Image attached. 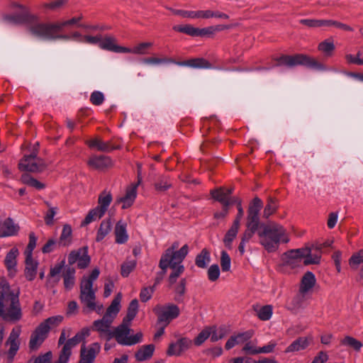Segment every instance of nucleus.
I'll return each instance as SVG.
<instances>
[{
  "label": "nucleus",
  "mask_w": 363,
  "mask_h": 363,
  "mask_svg": "<svg viewBox=\"0 0 363 363\" xmlns=\"http://www.w3.org/2000/svg\"><path fill=\"white\" fill-rule=\"evenodd\" d=\"M20 290H13L6 280L0 281V316L5 320L16 322L21 319Z\"/></svg>",
  "instance_id": "f257e3e1"
},
{
  "label": "nucleus",
  "mask_w": 363,
  "mask_h": 363,
  "mask_svg": "<svg viewBox=\"0 0 363 363\" xmlns=\"http://www.w3.org/2000/svg\"><path fill=\"white\" fill-rule=\"evenodd\" d=\"M259 244L268 252L277 251L281 242L287 243L289 238L286 228L276 222H269L258 231Z\"/></svg>",
  "instance_id": "f03ea898"
},
{
  "label": "nucleus",
  "mask_w": 363,
  "mask_h": 363,
  "mask_svg": "<svg viewBox=\"0 0 363 363\" xmlns=\"http://www.w3.org/2000/svg\"><path fill=\"white\" fill-rule=\"evenodd\" d=\"M282 259L286 267L295 269L303 265L319 264L320 254H312L311 248L304 247L286 252Z\"/></svg>",
  "instance_id": "7ed1b4c3"
},
{
  "label": "nucleus",
  "mask_w": 363,
  "mask_h": 363,
  "mask_svg": "<svg viewBox=\"0 0 363 363\" xmlns=\"http://www.w3.org/2000/svg\"><path fill=\"white\" fill-rule=\"evenodd\" d=\"M100 274L98 268L92 270L89 277H83L80 283V294L79 299L82 304H84L89 311H96L99 312L102 310L103 306H96V294L95 291L93 289V284L97 279Z\"/></svg>",
  "instance_id": "20e7f679"
},
{
  "label": "nucleus",
  "mask_w": 363,
  "mask_h": 363,
  "mask_svg": "<svg viewBox=\"0 0 363 363\" xmlns=\"http://www.w3.org/2000/svg\"><path fill=\"white\" fill-rule=\"evenodd\" d=\"M60 22L55 23H37L30 26L28 30L33 36L47 40H69L70 35L67 34H59L65 26H60L57 28L55 26H60Z\"/></svg>",
  "instance_id": "39448f33"
},
{
  "label": "nucleus",
  "mask_w": 363,
  "mask_h": 363,
  "mask_svg": "<svg viewBox=\"0 0 363 363\" xmlns=\"http://www.w3.org/2000/svg\"><path fill=\"white\" fill-rule=\"evenodd\" d=\"M276 66L285 65L293 67L297 65L306 66L308 68L325 70V66L314 57L304 54H296L294 55H282L276 59Z\"/></svg>",
  "instance_id": "423d86ee"
},
{
  "label": "nucleus",
  "mask_w": 363,
  "mask_h": 363,
  "mask_svg": "<svg viewBox=\"0 0 363 363\" xmlns=\"http://www.w3.org/2000/svg\"><path fill=\"white\" fill-rule=\"evenodd\" d=\"M62 316H52L42 322L30 335L29 348L32 351L37 350L47 338L52 326H57L62 321Z\"/></svg>",
  "instance_id": "0eeeda50"
},
{
  "label": "nucleus",
  "mask_w": 363,
  "mask_h": 363,
  "mask_svg": "<svg viewBox=\"0 0 363 363\" xmlns=\"http://www.w3.org/2000/svg\"><path fill=\"white\" fill-rule=\"evenodd\" d=\"M130 323L123 320L122 323L111 331V335L121 345H133L142 341L143 333L139 332L135 335H129Z\"/></svg>",
  "instance_id": "6e6552de"
},
{
  "label": "nucleus",
  "mask_w": 363,
  "mask_h": 363,
  "mask_svg": "<svg viewBox=\"0 0 363 363\" xmlns=\"http://www.w3.org/2000/svg\"><path fill=\"white\" fill-rule=\"evenodd\" d=\"M112 200L113 197L111 193L106 190L103 191L98 198V206L89 211L81 225H86L92 221L102 218L107 211Z\"/></svg>",
  "instance_id": "1a4fd4ad"
},
{
  "label": "nucleus",
  "mask_w": 363,
  "mask_h": 363,
  "mask_svg": "<svg viewBox=\"0 0 363 363\" xmlns=\"http://www.w3.org/2000/svg\"><path fill=\"white\" fill-rule=\"evenodd\" d=\"M48 167L45 161L38 157L36 152H30L29 155H25L19 161L18 169L21 171H25L32 173H41Z\"/></svg>",
  "instance_id": "9d476101"
},
{
  "label": "nucleus",
  "mask_w": 363,
  "mask_h": 363,
  "mask_svg": "<svg viewBox=\"0 0 363 363\" xmlns=\"http://www.w3.org/2000/svg\"><path fill=\"white\" fill-rule=\"evenodd\" d=\"M153 312L157 316V323L164 324V326H167L171 320L177 318L180 313L179 307L174 303H168L164 306L157 305Z\"/></svg>",
  "instance_id": "9b49d317"
},
{
  "label": "nucleus",
  "mask_w": 363,
  "mask_h": 363,
  "mask_svg": "<svg viewBox=\"0 0 363 363\" xmlns=\"http://www.w3.org/2000/svg\"><path fill=\"white\" fill-rule=\"evenodd\" d=\"M189 252V247L187 245H184L179 250L172 252L169 256L165 257V255H162L160 262L159 267L163 269L165 267H169L170 268H174L175 265H182L181 263L184 259Z\"/></svg>",
  "instance_id": "f8f14e48"
},
{
  "label": "nucleus",
  "mask_w": 363,
  "mask_h": 363,
  "mask_svg": "<svg viewBox=\"0 0 363 363\" xmlns=\"http://www.w3.org/2000/svg\"><path fill=\"white\" fill-rule=\"evenodd\" d=\"M262 200L257 196L252 199L247 210L246 227L258 230L259 226V211L262 208Z\"/></svg>",
  "instance_id": "ddd939ff"
},
{
  "label": "nucleus",
  "mask_w": 363,
  "mask_h": 363,
  "mask_svg": "<svg viewBox=\"0 0 363 363\" xmlns=\"http://www.w3.org/2000/svg\"><path fill=\"white\" fill-rule=\"evenodd\" d=\"M90 261L88 247L85 246L70 252L68 255V264L67 266L72 267L74 263L77 262V267L79 269H85L89 265Z\"/></svg>",
  "instance_id": "4468645a"
},
{
  "label": "nucleus",
  "mask_w": 363,
  "mask_h": 363,
  "mask_svg": "<svg viewBox=\"0 0 363 363\" xmlns=\"http://www.w3.org/2000/svg\"><path fill=\"white\" fill-rule=\"evenodd\" d=\"M244 215V211L242 207L240 205V201L238 202V212L236 218H235L232 226L227 231L224 239L223 242L228 249H231L232 247V242L236 238L239 228L240 220Z\"/></svg>",
  "instance_id": "2eb2a0df"
},
{
  "label": "nucleus",
  "mask_w": 363,
  "mask_h": 363,
  "mask_svg": "<svg viewBox=\"0 0 363 363\" xmlns=\"http://www.w3.org/2000/svg\"><path fill=\"white\" fill-rule=\"evenodd\" d=\"M99 38V46L102 50L112 51L114 52H129V48L116 45V39L113 36L106 35L103 39L101 35L94 36Z\"/></svg>",
  "instance_id": "dca6fc26"
},
{
  "label": "nucleus",
  "mask_w": 363,
  "mask_h": 363,
  "mask_svg": "<svg viewBox=\"0 0 363 363\" xmlns=\"http://www.w3.org/2000/svg\"><path fill=\"white\" fill-rule=\"evenodd\" d=\"M100 350L101 345L98 342L92 343L89 348L83 344L81 347L80 359L78 363H93Z\"/></svg>",
  "instance_id": "f3484780"
},
{
  "label": "nucleus",
  "mask_w": 363,
  "mask_h": 363,
  "mask_svg": "<svg viewBox=\"0 0 363 363\" xmlns=\"http://www.w3.org/2000/svg\"><path fill=\"white\" fill-rule=\"evenodd\" d=\"M113 320L104 315L101 319L94 320L91 327V330L99 333L100 337H105L106 340L112 338L111 330H110Z\"/></svg>",
  "instance_id": "a211bd4d"
},
{
  "label": "nucleus",
  "mask_w": 363,
  "mask_h": 363,
  "mask_svg": "<svg viewBox=\"0 0 363 363\" xmlns=\"http://www.w3.org/2000/svg\"><path fill=\"white\" fill-rule=\"evenodd\" d=\"M140 183V180L137 184H131L125 189V194L123 196L119 197L116 200V204L122 203L121 208L126 209L132 206L136 196H137V188Z\"/></svg>",
  "instance_id": "6ab92c4d"
},
{
  "label": "nucleus",
  "mask_w": 363,
  "mask_h": 363,
  "mask_svg": "<svg viewBox=\"0 0 363 363\" xmlns=\"http://www.w3.org/2000/svg\"><path fill=\"white\" fill-rule=\"evenodd\" d=\"M191 340L186 337L180 338L177 342L169 344L167 354L169 356H179L181 354L188 350L191 345Z\"/></svg>",
  "instance_id": "aec40b11"
},
{
  "label": "nucleus",
  "mask_w": 363,
  "mask_h": 363,
  "mask_svg": "<svg viewBox=\"0 0 363 363\" xmlns=\"http://www.w3.org/2000/svg\"><path fill=\"white\" fill-rule=\"evenodd\" d=\"M18 230L19 226L15 224L11 218H6L4 222H0V238L15 235Z\"/></svg>",
  "instance_id": "412c9836"
},
{
  "label": "nucleus",
  "mask_w": 363,
  "mask_h": 363,
  "mask_svg": "<svg viewBox=\"0 0 363 363\" xmlns=\"http://www.w3.org/2000/svg\"><path fill=\"white\" fill-rule=\"evenodd\" d=\"M18 255V250L16 247H13L6 255L4 264L8 269L10 276L13 277L16 274V267L17 264L16 258Z\"/></svg>",
  "instance_id": "4be33fe9"
},
{
  "label": "nucleus",
  "mask_w": 363,
  "mask_h": 363,
  "mask_svg": "<svg viewBox=\"0 0 363 363\" xmlns=\"http://www.w3.org/2000/svg\"><path fill=\"white\" fill-rule=\"evenodd\" d=\"M88 165L96 169H104L112 166L111 159L108 156H94L89 158Z\"/></svg>",
  "instance_id": "5701e85b"
},
{
  "label": "nucleus",
  "mask_w": 363,
  "mask_h": 363,
  "mask_svg": "<svg viewBox=\"0 0 363 363\" xmlns=\"http://www.w3.org/2000/svg\"><path fill=\"white\" fill-rule=\"evenodd\" d=\"M86 143L90 148L96 149L99 151L105 152H109L113 150L118 148V147L113 146L111 142H104L99 138H95L87 140Z\"/></svg>",
  "instance_id": "b1692460"
},
{
  "label": "nucleus",
  "mask_w": 363,
  "mask_h": 363,
  "mask_svg": "<svg viewBox=\"0 0 363 363\" xmlns=\"http://www.w3.org/2000/svg\"><path fill=\"white\" fill-rule=\"evenodd\" d=\"M312 341L311 337H300L293 341L286 349L285 352H294L303 350L308 347Z\"/></svg>",
  "instance_id": "393cba45"
},
{
  "label": "nucleus",
  "mask_w": 363,
  "mask_h": 363,
  "mask_svg": "<svg viewBox=\"0 0 363 363\" xmlns=\"http://www.w3.org/2000/svg\"><path fill=\"white\" fill-rule=\"evenodd\" d=\"M24 275L28 281H33L36 276L38 262L33 257H26Z\"/></svg>",
  "instance_id": "a878e982"
},
{
  "label": "nucleus",
  "mask_w": 363,
  "mask_h": 363,
  "mask_svg": "<svg viewBox=\"0 0 363 363\" xmlns=\"http://www.w3.org/2000/svg\"><path fill=\"white\" fill-rule=\"evenodd\" d=\"M69 2V0H53L50 2H43L40 5V9L45 13L57 12L62 9Z\"/></svg>",
  "instance_id": "bb28decb"
},
{
  "label": "nucleus",
  "mask_w": 363,
  "mask_h": 363,
  "mask_svg": "<svg viewBox=\"0 0 363 363\" xmlns=\"http://www.w3.org/2000/svg\"><path fill=\"white\" fill-rule=\"evenodd\" d=\"M211 195L215 200L220 202L223 207H229L233 204V199L225 192V188L220 187L211 191Z\"/></svg>",
  "instance_id": "cd10ccee"
},
{
  "label": "nucleus",
  "mask_w": 363,
  "mask_h": 363,
  "mask_svg": "<svg viewBox=\"0 0 363 363\" xmlns=\"http://www.w3.org/2000/svg\"><path fill=\"white\" fill-rule=\"evenodd\" d=\"M175 64L179 66H187L194 68L210 69L212 67V65L203 58H194L182 62H176Z\"/></svg>",
  "instance_id": "c85d7f7f"
},
{
  "label": "nucleus",
  "mask_w": 363,
  "mask_h": 363,
  "mask_svg": "<svg viewBox=\"0 0 363 363\" xmlns=\"http://www.w3.org/2000/svg\"><path fill=\"white\" fill-rule=\"evenodd\" d=\"M75 269L71 266H66L63 272L62 278L65 289L70 290L75 284Z\"/></svg>",
  "instance_id": "c756f323"
},
{
  "label": "nucleus",
  "mask_w": 363,
  "mask_h": 363,
  "mask_svg": "<svg viewBox=\"0 0 363 363\" xmlns=\"http://www.w3.org/2000/svg\"><path fill=\"white\" fill-rule=\"evenodd\" d=\"M315 282V275L311 272H307L301 279L299 290L307 294L314 287Z\"/></svg>",
  "instance_id": "7c9ffc66"
},
{
  "label": "nucleus",
  "mask_w": 363,
  "mask_h": 363,
  "mask_svg": "<svg viewBox=\"0 0 363 363\" xmlns=\"http://www.w3.org/2000/svg\"><path fill=\"white\" fill-rule=\"evenodd\" d=\"M155 350V345L152 344L143 345L135 354L137 361L143 362L150 359Z\"/></svg>",
  "instance_id": "2f4dec72"
},
{
  "label": "nucleus",
  "mask_w": 363,
  "mask_h": 363,
  "mask_svg": "<svg viewBox=\"0 0 363 363\" xmlns=\"http://www.w3.org/2000/svg\"><path fill=\"white\" fill-rule=\"evenodd\" d=\"M121 298L122 296L121 293H118L115 296L111 305L106 309L105 314L104 315L105 317L109 319L111 318V320L113 321V319L115 318V317L120 311V303L121 301Z\"/></svg>",
  "instance_id": "473e14b6"
},
{
  "label": "nucleus",
  "mask_w": 363,
  "mask_h": 363,
  "mask_svg": "<svg viewBox=\"0 0 363 363\" xmlns=\"http://www.w3.org/2000/svg\"><path fill=\"white\" fill-rule=\"evenodd\" d=\"M186 279H182L178 284L173 285L171 287L174 293V300L180 303L184 302V295L186 291Z\"/></svg>",
  "instance_id": "72a5a7b5"
},
{
  "label": "nucleus",
  "mask_w": 363,
  "mask_h": 363,
  "mask_svg": "<svg viewBox=\"0 0 363 363\" xmlns=\"http://www.w3.org/2000/svg\"><path fill=\"white\" fill-rule=\"evenodd\" d=\"M72 241V229L70 225L65 224L59 238V248L69 246Z\"/></svg>",
  "instance_id": "f704fd0d"
},
{
  "label": "nucleus",
  "mask_w": 363,
  "mask_h": 363,
  "mask_svg": "<svg viewBox=\"0 0 363 363\" xmlns=\"http://www.w3.org/2000/svg\"><path fill=\"white\" fill-rule=\"evenodd\" d=\"M8 19L15 23H23L37 21L38 20V16L26 11L22 14L9 16L8 17Z\"/></svg>",
  "instance_id": "c9c22d12"
},
{
  "label": "nucleus",
  "mask_w": 363,
  "mask_h": 363,
  "mask_svg": "<svg viewBox=\"0 0 363 363\" xmlns=\"http://www.w3.org/2000/svg\"><path fill=\"white\" fill-rule=\"evenodd\" d=\"M116 242L118 244H123L128 240L126 233V224L122 220H119L115 227Z\"/></svg>",
  "instance_id": "e433bc0d"
},
{
  "label": "nucleus",
  "mask_w": 363,
  "mask_h": 363,
  "mask_svg": "<svg viewBox=\"0 0 363 363\" xmlns=\"http://www.w3.org/2000/svg\"><path fill=\"white\" fill-rule=\"evenodd\" d=\"M306 293L301 292L298 290V294L292 298L289 305V309L291 311H297L305 306L306 298Z\"/></svg>",
  "instance_id": "4c0bfd02"
},
{
  "label": "nucleus",
  "mask_w": 363,
  "mask_h": 363,
  "mask_svg": "<svg viewBox=\"0 0 363 363\" xmlns=\"http://www.w3.org/2000/svg\"><path fill=\"white\" fill-rule=\"evenodd\" d=\"M253 308L256 311L258 318L262 321L269 320L272 316L273 307L272 305H265L259 308L257 306H253Z\"/></svg>",
  "instance_id": "58836bf2"
},
{
  "label": "nucleus",
  "mask_w": 363,
  "mask_h": 363,
  "mask_svg": "<svg viewBox=\"0 0 363 363\" xmlns=\"http://www.w3.org/2000/svg\"><path fill=\"white\" fill-rule=\"evenodd\" d=\"M230 26L218 25L216 26H209L203 28H198V36L200 37H212L216 32L221 31L224 29L230 28Z\"/></svg>",
  "instance_id": "ea45409f"
},
{
  "label": "nucleus",
  "mask_w": 363,
  "mask_h": 363,
  "mask_svg": "<svg viewBox=\"0 0 363 363\" xmlns=\"http://www.w3.org/2000/svg\"><path fill=\"white\" fill-rule=\"evenodd\" d=\"M335 49L334 42L331 38L322 41L318 45V50L322 52L325 57H331L333 55Z\"/></svg>",
  "instance_id": "a19ab883"
},
{
  "label": "nucleus",
  "mask_w": 363,
  "mask_h": 363,
  "mask_svg": "<svg viewBox=\"0 0 363 363\" xmlns=\"http://www.w3.org/2000/svg\"><path fill=\"white\" fill-rule=\"evenodd\" d=\"M211 261L210 252L208 249L203 248L199 254H198L195 259L196 265L201 269L207 267Z\"/></svg>",
  "instance_id": "79ce46f5"
},
{
  "label": "nucleus",
  "mask_w": 363,
  "mask_h": 363,
  "mask_svg": "<svg viewBox=\"0 0 363 363\" xmlns=\"http://www.w3.org/2000/svg\"><path fill=\"white\" fill-rule=\"evenodd\" d=\"M111 226L112 224L110 218L104 220L98 229L96 241H101L111 232Z\"/></svg>",
  "instance_id": "37998d69"
},
{
  "label": "nucleus",
  "mask_w": 363,
  "mask_h": 363,
  "mask_svg": "<svg viewBox=\"0 0 363 363\" xmlns=\"http://www.w3.org/2000/svg\"><path fill=\"white\" fill-rule=\"evenodd\" d=\"M21 181L23 184L34 187L36 189H43L45 187V184L39 182L27 173H24L21 175Z\"/></svg>",
  "instance_id": "c03bdc74"
},
{
  "label": "nucleus",
  "mask_w": 363,
  "mask_h": 363,
  "mask_svg": "<svg viewBox=\"0 0 363 363\" xmlns=\"http://www.w3.org/2000/svg\"><path fill=\"white\" fill-rule=\"evenodd\" d=\"M229 333V330L225 325L219 327L218 329L211 328V341L214 342L223 339Z\"/></svg>",
  "instance_id": "a18cd8bd"
},
{
  "label": "nucleus",
  "mask_w": 363,
  "mask_h": 363,
  "mask_svg": "<svg viewBox=\"0 0 363 363\" xmlns=\"http://www.w3.org/2000/svg\"><path fill=\"white\" fill-rule=\"evenodd\" d=\"M70 37L71 39L93 45L96 44L97 42H99V38H95L94 36L88 35H83L78 31H74L72 33Z\"/></svg>",
  "instance_id": "49530a36"
},
{
  "label": "nucleus",
  "mask_w": 363,
  "mask_h": 363,
  "mask_svg": "<svg viewBox=\"0 0 363 363\" xmlns=\"http://www.w3.org/2000/svg\"><path fill=\"white\" fill-rule=\"evenodd\" d=\"M138 311V301L135 298L130 301L127 310V314L123 320L131 322L136 316Z\"/></svg>",
  "instance_id": "de8ad7c7"
},
{
  "label": "nucleus",
  "mask_w": 363,
  "mask_h": 363,
  "mask_svg": "<svg viewBox=\"0 0 363 363\" xmlns=\"http://www.w3.org/2000/svg\"><path fill=\"white\" fill-rule=\"evenodd\" d=\"M173 30L185 33L190 36L196 37L198 36V28H195L190 24L182 25V26H174L173 27Z\"/></svg>",
  "instance_id": "09e8293b"
},
{
  "label": "nucleus",
  "mask_w": 363,
  "mask_h": 363,
  "mask_svg": "<svg viewBox=\"0 0 363 363\" xmlns=\"http://www.w3.org/2000/svg\"><path fill=\"white\" fill-rule=\"evenodd\" d=\"M277 208L278 206L277 204V199L272 197H269L267 199V203L263 211V217L268 218L271 215L277 211Z\"/></svg>",
  "instance_id": "8fccbe9b"
},
{
  "label": "nucleus",
  "mask_w": 363,
  "mask_h": 363,
  "mask_svg": "<svg viewBox=\"0 0 363 363\" xmlns=\"http://www.w3.org/2000/svg\"><path fill=\"white\" fill-rule=\"evenodd\" d=\"M361 264H363V249L353 253L349 259V264L353 269H357Z\"/></svg>",
  "instance_id": "3c124183"
},
{
  "label": "nucleus",
  "mask_w": 363,
  "mask_h": 363,
  "mask_svg": "<svg viewBox=\"0 0 363 363\" xmlns=\"http://www.w3.org/2000/svg\"><path fill=\"white\" fill-rule=\"evenodd\" d=\"M152 43L146 42V43H141L135 47H133L132 49L129 48V52H125V53H133L136 55H145L147 54V50L150 48L152 46Z\"/></svg>",
  "instance_id": "603ef678"
},
{
  "label": "nucleus",
  "mask_w": 363,
  "mask_h": 363,
  "mask_svg": "<svg viewBox=\"0 0 363 363\" xmlns=\"http://www.w3.org/2000/svg\"><path fill=\"white\" fill-rule=\"evenodd\" d=\"M340 343L342 345L349 346L357 352H359L362 347V343L359 340L351 336H345L342 340H341Z\"/></svg>",
  "instance_id": "864d4df0"
},
{
  "label": "nucleus",
  "mask_w": 363,
  "mask_h": 363,
  "mask_svg": "<svg viewBox=\"0 0 363 363\" xmlns=\"http://www.w3.org/2000/svg\"><path fill=\"white\" fill-rule=\"evenodd\" d=\"M173 271L168 277V286L172 287L176 284L178 277L184 272V265H175L174 268H171Z\"/></svg>",
  "instance_id": "5fc2aeb1"
},
{
  "label": "nucleus",
  "mask_w": 363,
  "mask_h": 363,
  "mask_svg": "<svg viewBox=\"0 0 363 363\" xmlns=\"http://www.w3.org/2000/svg\"><path fill=\"white\" fill-rule=\"evenodd\" d=\"M345 59L349 64L363 65V47L359 48L356 56L351 54H347L345 55Z\"/></svg>",
  "instance_id": "6e6d98bb"
},
{
  "label": "nucleus",
  "mask_w": 363,
  "mask_h": 363,
  "mask_svg": "<svg viewBox=\"0 0 363 363\" xmlns=\"http://www.w3.org/2000/svg\"><path fill=\"white\" fill-rule=\"evenodd\" d=\"M143 62L147 65H160L165 63H173L175 64L176 61L171 57H147L143 59Z\"/></svg>",
  "instance_id": "4d7b16f0"
},
{
  "label": "nucleus",
  "mask_w": 363,
  "mask_h": 363,
  "mask_svg": "<svg viewBox=\"0 0 363 363\" xmlns=\"http://www.w3.org/2000/svg\"><path fill=\"white\" fill-rule=\"evenodd\" d=\"M172 186V184L167 177H162L155 182V187L158 191H165Z\"/></svg>",
  "instance_id": "13d9d810"
},
{
  "label": "nucleus",
  "mask_w": 363,
  "mask_h": 363,
  "mask_svg": "<svg viewBox=\"0 0 363 363\" xmlns=\"http://www.w3.org/2000/svg\"><path fill=\"white\" fill-rule=\"evenodd\" d=\"M211 328H206L194 339V344L197 346L202 345L211 336Z\"/></svg>",
  "instance_id": "bf43d9fd"
},
{
  "label": "nucleus",
  "mask_w": 363,
  "mask_h": 363,
  "mask_svg": "<svg viewBox=\"0 0 363 363\" xmlns=\"http://www.w3.org/2000/svg\"><path fill=\"white\" fill-rule=\"evenodd\" d=\"M136 262L135 260L127 261L122 264L121 274L123 277H127L130 273L135 268Z\"/></svg>",
  "instance_id": "052dcab7"
},
{
  "label": "nucleus",
  "mask_w": 363,
  "mask_h": 363,
  "mask_svg": "<svg viewBox=\"0 0 363 363\" xmlns=\"http://www.w3.org/2000/svg\"><path fill=\"white\" fill-rule=\"evenodd\" d=\"M155 286L153 285L150 287H143L140 293V298L142 302L149 301L155 291Z\"/></svg>",
  "instance_id": "680f3d73"
},
{
  "label": "nucleus",
  "mask_w": 363,
  "mask_h": 363,
  "mask_svg": "<svg viewBox=\"0 0 363 363\" xmlns=\"http://www.w3.org/2000/svg\"><path fill=\"white\" fill-rule=\"evenodd\" d=\"M231 259L228 254L223 250L220 253V266L223 272H228L230 269Z\"/></svg>",
  "instance_id": "e2e57ef3"
},
{
  "label": "nucleus",
  "mask_w": 363,
  "mask_h": 363,
  "mask_svg": "<svg viewBox=\"0 0 363 363\" xmlns=\"http://www.w3.org/2000/svg\"><path fill=\"white\" fill-rule=\"evenodd\" d=\"M36 242L37 238L35 237L34 233H30L29 234V242L25 251L26 257H33L32 252L36 246Z\"/></svg>",
  "instance_id": "0e129e2a"
},
{
  "label": "nucleus",
  "mask_w": 363,
  "mask_h": 363,
  "mask_svg": "<svg viewBox=\"0 0 363 363\" xmlns=\"http://www.w3.org/2000/svg\"><path fill=\"white\" fill-rule=\"evenodd\" d=\"M220 276V269L218 264L211 265L208 269V277L211 281H216Z\"/></svg>",
  "instance_id": "69168bd1"
},
{
  "label": "nucleus",
  "mask_w": 363,
  "mask_h": 363,
  "mask_svg": "<svg viewBox=\"0 0 363 363\" xmlns=\"http://www.w3.org/2000/svg\"><path fill=\"white\" fill-rule=\"evenodd\" d=\"M55 247H59V242L55 239H49L42 248V252L45 254L50 253Z\"/></svg>",
  "instance_id": "338daca9"
},
{
  "label": "nucleus",
  "mask_w": 363,
  "mask_h": 363,
  "mask_svg": "<svg viewBox=\"0 0 363 363\" xmlns=\"http://www.w3.org/2000/svg\"><path fill=\"white\" fill-rule=\"evenodd\" d=\"M81 341L79 335L76 334L73 337L69 339L65 342L62 348H64L65 351L71 352V349L78 345Z\"/></svg>",
  "instance_id": "774afa93"
}]
</instances>
